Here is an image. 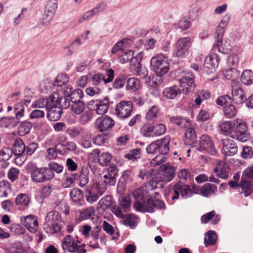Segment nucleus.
Returning <instances> with one entry per match:
<instances>
[{"label": "nucleus", "mask_w": 253, "mask_h": 253, "mask_svg": "<svg viewBox=\"0 0 253 253\" xmlns=\"http://www.w3.org/2000/svg\"><path fill=\"white\" fill-rule=\"evenodd\" d=\"M166 130V126L163 124L153 125L150 123H146L141 127L140 133L145 137L151 138L163 135Z\"/></svg>", "instance_id": "39448f33"}, {"label": "nucleus", "mask_w": 253, "mask_h": 253, "mask_svg": "<svg viewBox=\"0 0 253 253\" xmlns=\"http://www.w3.org/2000/svg\"><path fill=\"white\" fill-rule=\"evenodd\" d=\"M85 104L83 101L75 102L71 104V110L76 114H81L85 109Z\"/></svg>", "instance_id": "603ef678"}, {"label": "nucleus", "mask_w": 253, "mask_h": 253, "mask_svg": "<svg viewBox=\"0 0 253 253\" xmlns=\"http://www.w3.org/2000/svg\"><path fill=\"white\" fill-rule=\"evenodd\" d=\"M151 69L159 77L161 80V77L167 73L169 70V64L167 58L162 54H157L151 58L150 61Z\"/></svg>", "instance_id": "20e7f679"}, {"label": "nucleus", "mask_w": 253, "mask_h": 253, "mask_svg": "<svg viewBox=\"0 0 253 253\" xmlns=\"http://www.w3.org/2000/svg\"><path fill=\"white\" fill-rule=\"evenodd\" d=\"M220 131L226 135L231 136V132L233 131L232 126L230 122L224 121L219 125Z\"/></svg>", "instance_id": "49530a36"}, {"label": "nucleus", "mask_w": 253, "mask_h": 253, "mask_svg": "<svg viewBox=\"0 0 253 253\" xmlns=\"http://www.w3.org/2000/svg\"><path fill=\"white\" fill-rule=\"evenodd\" d=\"M113 203L112 197L111 195H107L105 198H102L98 202V205L101 208H108L110 207Z\"/></svg>", "instance_id": "e2e57ef3"}, {"label": "nucleus", "mask_w": 253, "mask_h": 253, "mask_svg": "<svg viewBox=\"0 0 253 253\" xmlns=\"http://www.w3.org/2000/svg\"><path fill=\"white\" fill-rule=\"evenodd\" d=\"M241 156L242 158L245 159L251 158L253 156L252 148L248 146H244L241 153Z\"/></svg>", "instance_id": "774afa93"}, {"label": "nucleus", "mask_w": 253, "mask_h": 253, "mask_svg": "<svg viewBox=\"0 0 253 253\" xmlns=\"http://www.w3.org/2000/svg\"><path fill=\"white\" fill-rule=\"evenodd\" d=\"M61 220V215L56 211L49 212L45 218L44 230L46 232L57 233L61 230L59 222Z\"/></svg>", "instance_id": "0eeeda50"}, {"label": "nucleus", "mask_w": 253, "mask_h": 253, "mask_svg": "<svg viewBox=\"0 0 253 253\" xmlns=\"http://www.w3.org/2000/svg\"><path fill=\"white\" fill-rule=\"evenodd\" d=\"M21 223L31 233H35L38 229V221L36 216L28 215L21 218Z\"/></svg>", "instance_id": "f3484780"}, {"label": "nucleus", "mask_w": 253, "mask_h": 253, "mask_svg": "<svg viewBox=\"0 0 253 253\" xmlns=\"http://www.w3.org/2000/svg\"><path fill=\"white\" fill-rule=\"evenodd\" d=\"M217 241V235L214 231L210 230L205 234L204 238L205 246L207 247L215 244Z\"/></svg>", "instance_id": "2f4dec72"}, {"label": "nucleus", "mask_w": 253, "mask_h": 253, "mask_svg": "<svg viewBox=\"0 0 253 253\" xmlns=\"http://www.w3.org/2000/svg\"><path fill=\"white\" fill-rule=\"evenodd\" d=\"M133 56V52L131 50H128L120 55L118 58V60L120 63L124 64L129 62L131 59L132 58Z\"/></svg>", "instance_id": "13d9d810"}, {"label": "nucleus", "mask_w": 253, "mask_h": 253, "mask_svg": "<svg viewBox=\"0 0 253 253\" xmlns=\"http://www.w3.org/2000/svg\"><path fill=\"white\" fill-rule=\"evenodd\" d=\"M110 177L107 172L102 177L101 184L98 186V192L100 195H102L106 191L107 186H112L116 184L114 181L110 182Z\"/></svg>", "instance_id": "393cba45"}, {"label": "nucleus", "mask_w": 253, "mask_h": 253, "mask_svg": "<svg viewBox=\"0 0 253 253\" xmlns=\"http://www.w3.org/2000/svg\"><path fill=\"white\" fill-rule=\"evenodd\" d=\"M13 148L12 151L15 155L24 158L26 145L21 138H17L14 141L13 144Z\"/></svg>", "instance_id": "b1692460"}, {"label": "nucleus", "mask_w": 253, "mask_h": 253, "mask_svg": "<svg viewBox=\"0 0 253 253\" xmlns=\"http://www.w3.org/2000/svg\"><path fill=\"white\" fill-rule=\"evenodd\" d=\"M140 85V82L139 80L135 78H130L127 80L126 89L136 91L139 89Z\"/></svg>", "instance_id": "58836bf2"}, {"label": "nucleus", "mask_w": 253, "mask_h": 253, "mask_svg": "<svg viewBox=\"0 0 253 253\" xmlns=\"http://www.w3.org/2000/svg\"><path fill=\"white\" fill-rule=\"evenodd\" d=\"M70 196L73 202H79L83 197V192L80 189L74 188L70 191Z\"/></svg>", "instance_id": "3c124183"}, {"label": "nucleus", "mask_w": 253, "mask_h": 253, "mask_svg": "<svg viewBox=\"0 0 253 253\" xmlns=\"http://www.w3.org/2000/svg\"><path fill=\"white\" fill-rule=\"evenodd\" d=\"M219 61L220 58L216 53L211 54L206 57L204 67L211 70L210 72H213L218 67Z\"/></svg>", "instance_id": "412c9836"}, {"label": "nucleus", "mask_w": 253, "mask_h": 253, "mask_svg": "<svg viewBox=\"0 0 253 253\" xmlns=\"http://www.w3.org/2000/svg\"><path fill=\"white\" fill-rule=\"evenodd\" d=\"M130 200L131 198L130 196H123L119 199V204L126 212L129 211L130 205Z\"/></svg>", "instance_id": "8fccbe9b"}, {"label": "nucleus", "mask_w": 253, "mask_h": 253, "mask_svg": "<svg viewBox=\"0 0 253 253\" xmlns=\"http://www.w3.org/2000/svg\"><path fill=\"white\" fill-rule=\"evenodd\" d=\"M69 82V78L66 75H59L55 79L53 85L57 87H61L66 85Z\"/></svg>", "instance_id": "09e8293b"}, {"label": "nucleus", "mask_w": 253, "mask_h": 253, "mask_svg": "<svg viewBox=\"0 0 253 253\" xmlns=\"http://www.w3.org/2000/svg\"><path fill=\"white\" fill-rule=\"evenodd\" d=\"M111 137V134L108 133L103 132L95 136L93 138V142L97 145H101L106 143L109 138Z\"/></svg>", "instance_id": "4c0bfd02"}, {"label": "nucleus", "mask_w": 253, "mask_h": 253, "mask_svg": "<svg viewBox=\"0 0 253 253\" xmlns=\"http://www.w3.org/2000/svg\"><path fill=\"white\" fill-rule=\"evenodd\" d=\"M228 166L224 162H218L215 167L214 168L213 171L217 173L218 176L222 179H226L228 177V171L227 169Z\"/></svg>", "instance_id": "4be33fe9"}, {"label": "nucleus", "mask_w": 253, "mask_h": 253, "mask_svg": "<svg viewBox=\"0 0 253 253\" xmlns=\"http://www.w3.org/2000/svg\"><path fill=\"white\" fill-rule=\"evenodd\" d=\"M217 191V187L213 184L206 183L200 189V194L208 197L210 195L215 194Z\"/></svg>", "instance_id": "cd10ccee"}, {"label": "nucleus", "mask_w": 253, "mask_h": 253, "mask_svg": "<svg viewBox=\"0 0 253 253\" xmlns=\"http://www.w3.org/2000/svg\"><path fill=\"white\" fill-rule=\"evenodd\" d=\"M14 117H3L0 119V127L1 128H13L17 126L18 120L24 115V108L22 104L14 107Z\"/></svg>", "instance_id": "423d86ee"}, {"label": "nucleus", "mask_w": 253, "mask_h": 253, "mask_svg": "<svg viewBox=\"0 0 253 253\" xmlns=\"http://www.w3.org/2000/svg\"><path fill=\"white\" fill-rule=\"evenodd\" d=\"M10 190L11 185L8 181L6 180H3L0 182V197H7V191Z\"/></svg>", "instance_id": "ea45409f"}, {"label": "nucleus", "mask_w": 253, "mask_h": 253, "mask_svg": "<svg viewBox=\"0 0 253 253\" xmlns=\"http://www.w3.org/2000/svg\"><path fill=\"white\" fill-rule=\"evenodd\" d=\"M194 77L191 73H186L179 80V93L187 94L194 91L196 84L194 80Z\"/></svg>", "instance_id": "1a4fd4ad"}, {"label": "nucleus", "mask_w": 253, "mask_h": 253, "mask_svg": "<svg viewBox=\"0 0 253 253\" xmlns=\"http://www.w3.org/2000/svg\"><path fill=\"white\" fill-rule=\"evenodd\" d=\"M112 158V155L110 153H102L98 158V162L101 166L104 167L107 165Z\"/></svg>", "instance_id": "de8ad7c7"}, {"label": "nucleus", "mask_w": 253, "mask_h": 253, "mask_svg": "<svg viewBox=\"0 0 253 253\" xmlns=\"http://www.w3.org/2000/svg\"><path fill=\"white\" fill-rule=\"evenodd\" d=\"M231 101L238 105L242 104L246 101V96L243 90L239 86V84L232 85Z\"/></svg>", "instance_id": "6ab92c4d"}, {"label": "nucleus", "mask_w": 253, "mask_h": 253, "mask_svg": "<svg viewBox=\"0 0 253 253\" xmlns=\"http://www.w3.org/2000/svg\"><path fill=\"white\" fill-rule=\"evenodd\" d=\"M132 103L130 101H122L115 107V113L117 116L122 118H127L132 111Z\"/></svg>", "instance_id": "4468645a"}, {"label": "nucleus", "mask_w": 253, "mask_h": 253, "mask_svg": "<svg viewBox=\"0 0 253 253\" xmlns=\"http://www.w3.org/2000/svg\"><path fill=\"white\" fill-rule=\"evenodd\" d=\"M110 101L108 96L102 100L96 99L90 101L87 103V108L91 111H95L98 115H103L108 110Z\"/></svg>", "instance_id": "6e6552de"}, {"label": "nucleus", "mask_w": 253, "mask_h": 253, "mask_svg": "<svg viewBox=\"0 0 253 253\" xmlns=\"http://www.w3.org/2000/svg\"><path fill=\"white\" fill-rule=\"evenodd\" d=\"M172 194L171 199L174 200L178 199L180 194L184 199L191 197L193 195V192L188 185L185 184L180 181L173 186Z\"/></svg>", "instance_id": "9d476101"}, {"label": "nucleus", "mask_w": 253, "mask_h": 253, "mask_svg": "<svg viewBox=\"0 0 253 253\" xmlns=\"http://www.w3.org/2000/svg\"><path fill=\"white\" fill-rule=\"evenodd\" d=\"M143 58V53L142 52H138L136 55L131 59L130 61V65L132 70H134L135 73L138 75L143 74V76L145 77L147 74L144 73L145 68H143L141 64V60Z\"/></svg>", "instance_id": "dca6fc26"}, {"label": "nucleus", "mask_w": 253, "mask_h": 253, "mask_svg": "<svg viewBox=\"0 0 253 253\" xmlns=\"http://www.w3.org/2000/svg\"><path fill=\"white\" fill-rule=\"evenodd\" d=\"M59 100L58 101V106L59 107H61V109H67L70 106H71V101L69 98L66 96H61L59 95Z\"/></svg>", "instance_id": "680f3d73"}, {"label": "nucleus", "mask_w": 253, "mask_h": 253, "mask_svg": "<svg viewBox=\"0 0 253 253\" xmlns=\"http://www.w3.org/2000/svg\"><path fill=\"white\" fill-rule=\"evenodd\" d=\"M95 214V209L93 207H89L81 213V217L85 220L91 218Z\"/></svg>", "instance_id": "052dcab7"}, {"label": "nucleus", "mask_w": 253, "mask_h": 253, "mask_svg": "<svg viewBox=\"0 0 253 253\" xmlns=\"http://www.w3.org/2000/svg\"><path fill=\"white\" fill-rule=\"evenodd\" d=\"M215 102L219 106L226 105L232 102L231 97L228 95H221L216 99Z\"/></svg>", "instance_id": "0e129e2a"}, {"label": "nucleus", "mask_w": 253, "mask_h": 253, "mask_svg": "<svg viewBox=\"0 0 253 253\" xmlns=\"http://www.w3.org/2000/svg\"><path fill=\"white\" fill-rule=\"evenodd\" d=\"M115 124L114 120L110 117L105 116L103 118H98L96 121V125L99 131L107 133Z\"/></svg>", "instance_id": "aec40b11"}, {"label": "nucleus", "mask_w": 253, "mask_h": 253, "mask_svg": "<svg viewBox=\"0 0 253 253\" xmlns=\"http://www.w3.org/2000/svg\"><path fill=\"white\" fill-rule=\"evenodd\" d=\"M231 46L229 42L223 41L220 43H214L213 45L212 50L213 51H218L222 54L228 53L231 50Z\"/></svg>", "instance_id": "bb28decb"}, {"label": "nucleus", "mask_w": 253, "mask_h": 253, "mask_svg": "<svg viewBox=\"0 0 253 253\" xmlns=\"http://www.w3.org/2000/svg\"><path fill=\"white\" fill-rule=\"evenodd\" d=\"M169 142L170 137L166 136L153 141L148 146L146 151L148 154H158L152 160V164L158 166L166 161V155L169 152Z\"/></svg>", "instance_id": "f03ea898"}, {"label": "nucleus", "mask_w": 253, "mask_h": 253, "mask_svg": "<svg viewBox=\"0 0 253 253\" xmlns=\"http://www.w3.org/2000/svg\"><path fill=\"white\" fill-rule=\"evenodd\" d=\"M132 195L135 200L134 207L138 211L153 213L155 211V208L161 210L166 209L165 203L162 200L149 198V194L144 187L136 189Z\"/></svg>", "instance_id": "f257e3e1"}, {"label": "nucleus", "mask_w": 253, "mask_h": 253, "mask_svg": "<svg viewBox=\"0 0 253 253\" xmlns=\"http://www.w3.org/2000/svg\"><path fill=\"white\" fill-rule=\"evenodd\" d=\"M163 178L165 181L169 182L171 181L175 175V169L169 165H165L164 168Z\"/></svg>", "instance_id": "7c9ffc66"}, {"label": "nucleus", "mask_w": 253, "mask_h": 253, "mask_svg": "<svg viewBox=\"0 0 253 253\" xmlns=\"http://www.w3.org/2000/svg\"><path fill=\"white\" fill-rule=\"evenodd\" d=\"M223 148L221 152L226 156H232L237 154L238 147L235 142L231 138H224L222 140Z\"/></svg>", "instance_id": "2eb2a0df"}, {"label": "nucleus", "mask_w": 253, "mask_h": 253, "mask_svg": "<svg viewBox=\"0 0 253 253\" xmlns=\"http://www.w3.org/2000/svg\"><path fill=\"white\" fill-rule=\"evenodd\" d=\"M29 198L26 194H20L15 199V203L17 205L27 206L29 202Z\"/></svg>", "instance_id": "4d7b16f0"}, {"label": "nucleus", "mask_w": 253, "mask_h": 253, "mask_svg": "<svg viewBox=\"0 0 253 253\" xmlns=\"http://www.w3.org/2000/svg\"><path fill=\"white\" fill-rule=\"evenodd\" d=\"M179 90L176 86L167 87L163 90L164 95L168 99H173L178 94H180Z\"/></svg>", "instance_id": "f704fd0d"}, {"label": "nucleus", "mask_w": 253, "mask_h": 253, "mask_svg": "<svg viewBox=\"0 0 253 253\" xmlns=\"http://www.w3.org/2000/svg\"><path fill=\"white\" fill-rule=\"evenodd\" d=\"M223 111L225 117L228 118L234 117L237 114V110L235 107L230 104L224 107Z\"/></svg>", "instance_id": "864d4df0"}, {"label": "nucleus", "mask_w": 253, "mask_h": 253, "mask_svg": "<svg viewBox=\"0 0 253 253\" xmlns=\"http://www.w3.org/2000/svg\"><path fill=\"white\" fill-rule=\"evenodd\" d=\"M47 169L50 170L53 174V178L54 177V171L57 173H60L62 172L63 170V167L61 165H59L56 163H50L48 165Z\"/></svg>", "instance_id": "69168bd1"}, {"label": "nucleus", "mask_w": 253, "mask_h": 253, "mask_svg": "<svg viewBox=\"0 0 253 253\" xmlns=\"http://www.w3.org/2000/svg\"><path fill=\"white\" fill-rule=\"evenodd\" d=\"M107 172L110 177V182L114 181L116 183L117 176L118 175V169L116 166L114 164L111 165L107 169Z\"/></svg>", "instance_id": "37998d69"}, {"label": "nucleus", "mask_w": 253, "mask_h": 253, "mask_svg": "<svg viewBox=\"0 0 253 253\" xmlns=\"http://www.w3.org/2000/svg\"><path fill=\"white\" fill-rule=\"evenodd\" d=\"M18 133L20 136H25L28 134L33 127V124L29 121L22 122L18 120Z\"/></svg>", "instance_id": "a878e982"}, {"label": "nucleus", "mask_w": 253, "mask_h": 253, "mask_svg": "<svg viewBox=\"0 0 253 253\" xmlns=\"http://www.w3.org/2000/svg\"><path fill=\"white\" fill-rule=\"evenodd\" d=\"M72 236L70 235H66L62 242V247L64 252L73 253L75 252L74 244L76 242L74 241H72Z\"/></svg>", "instance_id": "c85d7f7f"}, {"label": "nucleus", "mask_w": 253, "mask_h": 253, "mask_svg": "<svg viewBox=\"0 0 253 253\" xmlns=\"http://www.w3.org/2000/svg\"><path fill=\"white\" fill-rule=\"evenodd\" d=\"M27 171L30 173L31 179L36 183H42L53 179V174L46 167L38 168L36 164H29L27 167Z\"/></svg>", "instance_id": "7ed1b4c3"}, {"label": "nucleus", "mask_w": 253, "mask_h": 253, "mask_svg": "<svg viewBox=\"0 0 253 253\" xmlns=\"http://www.w3.org/2000/svg\"><path fill=\"white\" fill-rule=\"evenodd\" d=\"M250 134L248 131V127L245 122L238 124L235 130L231 132V137L241 142L247 141L249 138Z\"/></svg>", "instance_id": "f8f14e48"}, {"label": "nucleus", "mask_w": 253, "mask_h": 253, "mask_svg": "<svg viewBox=\"0 0 253 253\" xmlns=\"http://www.w3.org/2000/svg\"><path fill=\"white\" fill-rule=\"evenodd\" d=\"M38 147V144L36 142H33L28 143L26 146V149H25L24 158L27 157V156H31L33 154L37 149Z\"/></svg>", "instance_id": "6e6d98bb"}, {"label": "nucleus", "mask_w": 253, "mask_h": 253, "mask_svg": "<svg viewBox=\"0 0 253 253\" xmlns=\"http://www.w3.org/2000/svg\"><path fill=\"white\" fill-rule=\"evenodd\" d=\"M199 145V146L197 148L198 151L205 152L211 155H214L216 153L212 141L208 135L204 134L201 136Z\"/></svg>", "instance_id": "9b49d317"}, {"label": "nucleus", "mask_w": 253, "mask_h": 253, "mask_svg": "<svg viewBox=\"0 0 253 253\" xmlns=\"http://www.w3.org/2000/svg\"><path fill=\"white\" fill-rule=\"evenodd\" d=\"M83 130L84 128L81 126H75L67 129L66 132L72 139H75L83 132Z\"/></svg>", "instance_id": "a19ab883"}, {"label": "nucleus", "mask_w": 253, "mask_h": 253, "mask_svg": "<svg viewBox=\"0 0 253 253\" xmlns=\"http://www.w3.org/2000/svg\"><path fill=\"white\" fill-rule=\"evenodd\" d=\"M78 178L77 173H66L63 178L62 185L64 188L71 187L75 181Z\"/></svg>", "instance_id": "473e14b6"}, {"label": "nucleus", "mask_w": 253, "mask_h": 253, "mask_svg": "<svg viewBox=\"0 0 253 253\" xmlns=\"http://www.w3.org/2000/svg\"><path fill=\"white\" fill-rule=\"evenodd\" d=\"M191 26V23L187 17H183L179 20L176 24L177 28L181 30H185Z\"/></svg>", "instance_id": "bf43d9fd"}, {"label": "nucleus", "mask_w": 253, "mask_h": 253, "mask_svg": "<svg viewBox=\"0 0 253 253\" xmlns=\"http://www.w3.org/2000/svg\"><path fill=\"white\" fill-rule=\"evenodd\" d=\"M46 110L47 111V117L51 121L58 120L61 117L63 113L62 110L59 106Z\"/></svg>", "instance_id": "c756f323"}, {"label": "nucleus", "mask_w": 253, "mask_h": 253, "mask_svg": "<svg viewBox=\"0 0 253 253\" xmlns=\"http://www.w3.org/2000/svg\"><path fill=\"white\" fill-rule=\"evenodd\" d=\"M108 78L105 79L104 76L100 73L94 74L91 78L92 83L94 85L97 86L102 83L105 84L111 82L114 78V71L112 69H109L107 71Z\"/></svg>", "instance_id": "a211bd4d"}, {"label": "nucleus", "mask_w": 253, "mask_h": 253, "mask_svg": "<svg viewBox=\"0 0 253 253\" xmlns=\"http://www.w3.org/2000/svg\"><path fill=\"white\" fill-rule=\"evenodd\" d=\"M140 148L134 149L130 150L128 153L125 154L124 157L134 161L140 157Z\"/></svg>", "instance_id": "5fc2aeb1"}, {"label": "nucleus", "mask_w": 253, "mask_h": 253, "mask_svg": "<svg viewBox=\"0 0 253 253\" xmlns=\"http://www.w3.org/2000/svg\"><path fill=\"white\" fill-rule=\"evenodd\" d=\"M84 96L83 91L80 89H75L69 96L71 103L81 101Z\"/></svg>", "instance_id": "a18cd8bd"}, {"label": "nucleus", "mask_w": 253, "mask_h": 253, "mask_svg": "<svg viewBox=\"0 0 253 253\" xmlns=\"http://www.w3.org/2000/svg\"><path fill=\"white\" fill-rule=\"evenodd\" d=\"M58 101H59V93L54 91L48 98H46V110L58 106Z\"/></svg>", "instance_id": "72a5a7b5"}, {"label": "nucleus", "mask_w": 253, "mask_h": 253, "mask_svg": "<svg viewBox=\"0 0 253 253\" xmlns=\"http://www.w3.org/2000/svg\"><path fill=\"white\" fill-rule=\"evenodd\" d=\"M241 81L245 85H250L253 83V72L250 70L244 71L241 76Z\"/></svg>", "instance_id": "e433bc0d"}, {"label": "nucleus", "mask_w": 253, "mask_h": 253, "mask_svg": "<svg viewBox=\"0 0 253 253\" xmlns=\"http://www.w3.org/2000/svg\"><path fill=\"white\" fill-rule=\"evenodd\" d=\"M55 13L50 10L44 9L42 17V25L43 26H48L52 21Z\"/></svg>", "instance_id": "79ce46f5"}, {"label": "nucleus", "mask_w": 253, "mask_h": 253, "mask_svg": "<svg viewBox=\"0 0 253 253\" xmlns=\"http://www.w3.org/2000/svg\"><path fill=\"white\" fill-rule=\"evenodd\" d=\"M225 78L228 80H231L232 85L239 84V82L237 79L240 77V72L235 68H230L227 69L223 73Z\"/></svg>", "instance_id": "5701e85b"}, {"label": "nucleus", "mask_w": 253, "mask_h": 253, "mask_svg": "<svg viewBox=\"0 0 253 253\" xmlns=\"http://www.w3.org/2000/svg\"><path fill=\"white\" fill-rule=\"evenodd\" d=\"M185 138L186 143L190 145L195 143L197 136L194 129L191 127H187L185 132Z\"/></svg>", "instance_id": "c9c22d12"}, {"label": "nucleus", "mask_w": 253, "mask_h": 253, "mask_svg": "<svg viewBox=\"0 0 253 253\" xmlns=\"http://www.w3.org/2000/svg\"><path fill=\"white\" fill-rule=\"evenodd\" d=\"M191 43L189 37L179 38L176 44L174 55L177 57H184L187 55Z\"/></svg>", "instance_id": "ddd939ff"}, {"label": "nucleus", "mask_w": 253, "mask_h": 253, "mask_svg": "<svg viewBox=\"0 0 253 253\" xmlns=\"http://www.w3.org/2000/svg\"><path fill=\"white\" fill-rule=\"evenodd\" d=\"M13 152L12 150L8 147H4L0 150V157L4 161L8 160L11 157Z\"/></svg>", "instance_id": "338daca9"}, {"label": "nucleus", "mask_w": 253, "mask_h": 253, "mask_svg": "<svg viewBox=\"0 0 253 253\" xmlns=\"http://www.w3.org/2000/svg\"><path fill=\"white\" fill-rule=\"evenodd\" d=\"M80 180L79 185L82 187H84L88 182V170L87 169H83L80 175H78Z\"/></svg>", "instance_id": "c03bdc74"}]
</instances>
